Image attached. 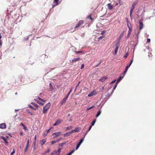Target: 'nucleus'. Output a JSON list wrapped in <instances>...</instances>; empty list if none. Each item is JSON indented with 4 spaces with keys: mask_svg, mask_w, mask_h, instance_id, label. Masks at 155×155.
I'll list each match as a JSON object with an SVG mask.
<instances>
[{
    "mask_svg": "<svg viewBox=\"0 0 155 155\" xmlns=\"http://www.w3.org/2000/svg\"><path fill=\"white\" fill-rule=\"evenodd\" d=\"M68 98V97H66L64 98L63 100L61 101L60 102V103L61 105L63 104H64L65 103L66 101L67 100Z\"/></svg>",
    "mask_w": 155,
    "mask_h": 155,
    "instance_id": "obj_9",
    "label": "nucleus"
},
{
    "mask_svg": "<svg viewBox=\"0 0 155 155\" xmlns=\"http://www.w3.org/2000/svg\"><path fill=\"white\" fill-rule=\"evenodd\" d=\"M38 99L40 101H41V102H44V103H45L46 102V101L45 100L41 99L39 97H38Z\"/></svg>",
    "mask_w": 155,
    "mask_h": 155,
    "instance_id": "obj_30",
    "label": "nucleus"
},
{
    "mask_svg": "<svg viewBox=\"0 0 155 155\" xmlns=\"http://www.w3.org/2000/svg\"><path fill=\"white\" fill-rule=\"evenodd\" d=\"M37 102L38 104H41L42 105H43L44 104H45V103H44V102H42V103L41 102L39 101H37Z\"/></svg>",
    "mask_w": 155,
    "mask_h": 155,
    "instance_id": "obj_37",
    "label": "nucleus"
},
{
    "mask_svg": "<svg viewBox=\"0 0 155 155\" xmlns=\"http://www.w3.org/2000/svg\"><path fill=\"white\" fill-rule=\"evenodd\" d=\"M97 94V92L96 91H94L92 92H91V93L89 94L88 95V96L89 97H91V96H92L94 95H96Z\"/></svg>",
    "mask_w": 155,
    "mask_h": 155,
    "instance_id": "obj_3",
    "label": "nucleus"
},
{
    "mask_svg": "<svg viewBox=\"0 0 155 155\" xmlns=\"http://www.w3.org/2000/svg\"><path fill=\"white\" fill-rule=\"evenodd\" d=\"M133 57L132 59L131 60V62H130V64L129 65H128V66H129V67H130V66L131 65L133 61Z\"/></svg>",
    "mask_w": 155,
    "mask_h": 155,
    "instance_id": "obj_42",
    "label": "nucleus"
},
{
    "mask_svg": "<svg viewBox=\"0 0 155 155\" xmlns=\"http://www.w3.org/2000/svg\"><path fill=\"white\" fill-rule=\"evenodd\" d=\"M48 134V132L45 131L44 132L43 134V136L44 137L47 135Z\"/></svg>",
    "mask_w": 155,
    "mask_h": 155,
    "instance_id": "obj_25",
    "label": "nucleus"
},
{
    "mask_svg": "<svg viewBox=\"0 0 155 155\" xmlns=\"http://www.w3.org/2000/svg\"><path fill=\"white\" fill-rule=\"evenodd\" d=\"M107 78V77H104L100 80V81L102 82L104 81Z\"/></svg>",
    "mask_w": 155,
    "mask_h": 155,
    "instance_id": "obj_17",
    "label": "nucleus"
},
{
    "mask_svg": "<svg viewBox=\"0 0 155 155\" xmlns=\"http://www.w3.org/2000/svg\"><path fill=\"white\" fill-rule=\"evenodd\" d=\"M126 73V72H125V71H124V73H123V74L122 75V77H123V78L125 76Z\"/></svg>",
    "mask_w": 155,
    "mask_h": 155,
    "instance_id": "obj_47",
    "label": "nucleus"
},
{
    "mask_svg": "<svg viewBox=\"0 0 155 155\" xmlns=\"http://www.w3.org/2000/svg\"><path fill=\"white\" fill-rule=\"evenodd\" d=\"M115 46H116V47H119V41H118L117 42L116 44H115Z\"/></svg>",
    "mask_w": 155,
    "mask_h": 155,
    "instance_id": "obj_35",
    "label": "nucleus"
},
{
    "mask_svg": "<svg viewBox=\"0 0 155 155\" xmlns=\"http://www.w3.org/2000/svg\"><path fill=\"white\" fill-rule=\"evenodd\" d=\"M103 38H104V37L103 36H101V37H100L98 38V39L99 40H100L101 39Z\"/></svg>",
    "mask_w": 155,
    "mask_h": 155,
    "instance_id": "obj_51",
    "label": "nucleus"
},
{
    "mask_svg": "<svg viewBox=\"0 0 155 155\" xmlns=\"http://www.w3.org/2000/svg\"><path fill=\"white\" fill-rule=\"evenodd\" d=\"M96 121V119H95L92 122V123H91V125L92 126H94L95 123Z\"/></svg>",
    "mask_w": 155,
    "mask_h": 155,
    "instance_id": "obj_32",
    "label": "nucleus"
},
{
    "mask_svg": "<svg viewBox=\"0 0 155 155\" xmlns=\"http://www.w3.org/2000/svg\"><path fill=\"white\" fill-rule=\"evenodd\" d=\"M64 144V143H61L60 144V146L61 147H62L63 146V145Z\"/></svg>",
    "mask_w": 155,
    "mask_h": 155,
    "instance_id": "obj_58",
    "label": "nucleus"
},
{
    "mask_svg": "<svg viewBox=\"0 0 155 155\" xmlns=\"http://www.w3.org/2000/svg\"><path fill=\"white\" fill-rule=\"evenodd\" d=\"M61 139H58V141L54 140V141H52L51 142V144H54V143H56L57 142H58V141H59Z\"/></svg>",
    "mask_w": 155,
    "mask_h": 155,
    "instance_id": "obj_21",
    "label": "nucleus"
},
{
    "mask_svg": "<svg viewBox=\"0 0 155 155\" xmlns=\"http://www.w3.org/2000/svg\"><path fill=\"white\" fill-rule=\"evenodd\" d=\"M59 0H54L53 2L54 6L58 5Z\"/></svg>",
    "mask_w": 155,
    "mask_h": 155,
    "instance_id": "obj_16",
    "label": "nucleus"
},
{
    "mask_svg": "<svg viewBox=\"0 0 155 155\" xmlns=\"http://www.w3.org/2000/svg\"><path fill=\"white\" fill-rule=\"evenodd\" d=\"M15 153V151L13 150V151L11 153L10 155H13Z\"/></svg>",
    "mask_w": 155,
    "mask_h": 155,
    "instance_id": "obj_45",
    "label": "nucleus"
},
{
    "mask_svg": "<svg viewBox=\"0 0 155 155\" xmlns=\"http://www.w3.org/2000/svg\"><path fill=\"white\" fill-rule=\"evenodd\" d=\"M139 28L140 29H141L143 27V24L142 21H139Z\"/></svg>",
    "mask_w": 155,
    "mask_h": 155,
    "instance_id": "obj_11",
    "label": "nucleus"
},
{
    "mask_svg": "<svg viewBox=\"0 0 155 155\" xmlns=\"http://www.w3.org/2000/svg\"><path fill=\"white\" fill-rule=\"evenodd\" d=\"M116 80H114L112 82H111L110 83V84H113V83H115L116 81Z\"/></svg>",
    "mask_w": 155,
    "mask_h": 155,
    "instance_id": "obj_52",
    "label": "nucleus"
},
{
    "mask_svg": "<svg viewBox=\"0 0 155 155\" xmlns=\"http://www.w3.org/2000/svg\"><path fill=\"white\" fill-rule=\"evenodd\" d=\"M46 140L45 139H44L42 140L41 141H40V143L41 145H42L45 144V143H46Z\"/></svg>",
    "mask_w": 155,
    "mask_h": 155,
    "instance_id": "obj_13",
    "label": "nucleus"
},
{
    "mask_svg": "<svg viewBox=\"0 0 155 155\" xmlns=\"http://www.w3.org/2000/svg\"><path fill=\"white\" fill-rule=\"evenodd\" d=\"M20 125L23 127L24 129L25 130H28L27 127L22 123H21Z\"/></svg>",
    "mask_w": 155,
    "mask_h": 155,
    "instance_id": "obj_22",
    "label": "nucleus"
},
{
    "mask_svg": "<svg viewBox=\"0 0 155 155\" xmlns=\"http://www.w3.org/2000/svg\"><path fill=\"white\" fill-rule=\"evenodd\" d=\"M53 127H51V128H50L48 130H47L46 131L48 132V133L49 132L50 130L51 129H53Z\"/></svg>",
    "mask_w": 155,
    "mask_h": 155,
    "instance_id": "obj_43",
    "label": "nucleus"
},
{
    "mask_svg": "<svg viewBox=\"0 0 155 155\" xmlns=\"http://www.w3.org/2000/svg\"><path fill=\"white\" fill-rule=\"evenodd\" d=\"M58 151L54 150L51 154V155H58Z\"/></svg>",
    "mask_w": 155,
    "mask_h": 155,
    "instance_id": "obj_15",
    "label": "nucleus"
},
{
    "mask_svg": "<svg viewBox=\"0 0 155 155\" xmlns=\"http://www.w3.org/2000/svg\"><path fill=\"white\" fill-rule=\"evenodd\" d=\"M127 26L129 28V30H132L131 24L130 23H129L128 22L127 23Z\"/></svg>",
    "mask_w": 155,
    "mask_h": 155,
    "instance_id": "obj_18",
    "label": "nucleus"
},
{
    "mask_svg": "<svg viewBox=\"0 0 155 155\" xmlns=\"http://www.w3.org/2000/svg\"><path fill=\"white\" fill-rule=\"evenodd\" d=\"M34 139H35V141H36V140H37V137H36V136L35 135V138H34Z\"/></svg>",
    "mask_w": 155,
    "mask_h": 155,
    "instance_id": "obj_53",
    "label": "nucleus"
},
{
    "mask_svg": "<svg viewBox=\"0 0 155 155\" xmlns=\"http://www.w3.org/2000/svg\"><path fill=\"white\" fill-rule=\"evenodd\" d=\"M83 21L81 20L79 21L78 23L77 24L76 26L75 27V28H77L79 26H80V25L83 24Z\"/></svg>",
    "mask_w": 155,
    "mask_h": 155,
    "instance_id": "obj_6",
    "label": "nucleus"
},
{
    "mask_svg": "<svg viewBox=\"0 0 155 155\" xmlns=\"http://www.w3.org/2000/svg\"><path fill=\"white\" fill-rule=\"evenodd\" d=\"M147 42L149 43L150 42V39L148 38V39H147Z\"/></svg>",
    "mask_w": 155,
    "mask_h": 155,
    "instance_id": "obj_49",
    "label": "nucleus"
},
{
    "mask_svg": "<svg viewBox=\"0 0 155 155\" xmlns=\"http://www.w3.org/2000/svg\"><path fill=\"white\" fill-rule=\"evenodd\" d=\"M51 106V104L50 102L47 104L44 107L43 110V113H46L48 110Z\"/></svg>",
    "mask_w": 155,
    "mask_h": 155,
    "instance_id": "obj_1",
    "label": "nucleus"
},
{
    "mask_svg": "<svg viewBox=\"0 0 155 155\" xmlns=\"http://www.w3.org/2000/svg\"><path fill=\"white\" fill-rule=\"evenodd\" d=\"M119 47H116V48H115V51H114V53H115V54H117V51H118V50L119 48Z\"/></svg>",
    "mask_w": 155,
    "mask_h": 155,
    "instance_id": "obj_29",
    "label": "nucleus"
},
{
    "mask_svg": "<svg viewBox=\"0 0 155 155\" xmlns=\"http://www.w3.org/2000/svg\"><path fill=\"white\" fill-rule=\"evenodd\" d=\"M6 127V125L5 123H3L0 124V128L1 129H5Z\"/></svg>",
    "mask_w": 155,
    "mask_h": 155,
    "instance_id": "obj_5",
    "label": "nucleus"
},
{
    "mask_svg": "<svg viewBox=\"0 0 155 155\" xmlns=\"http://www.w3.org/2000/svg\"><path fill=\"white\" fill-rule=\"evenodd\" d=\"M108 8L109 10H111L113 8L112 5L110 3L107 4Z\"/></svg>",
    "mask_w": 155,
    "mask_h": 155,
    "instance_id": "obj_14",
    "label": "nucleus"
},
{
    "mask_svg": "<svg viewBox=\"0 0 155 155\" xmlns=\"http://www.w3.org/2000/svg\"><path fill=\"white\" fill-rule=\"evenodd\" d=\"M1 138L3 139V140H4V142H5V143L7 144H8V142H7V140L5 138L3 137H1Z\"/></svg>",
    "mask_w": 155,
    "mask_h": 155,
    "instance_id": "obj_20",
    "label": "nucleus"
},
{
    "mask_svg": "<svg viewBox=\"0 0 155 155\" xmlns=\"http://www.w3.org/2000/svg\"><path fill=\"white\" fill-rule=\"evenodd\" d=\"M84 67V64H82L81 65V69H83Z\"/></svg>",
    "mask_w": 155,
    "mask_h": 155,
    "instance_id": "obj_44",
    "label": "nucleus"
},
{
    "mask_svg": "<svg viewBox=\"0 0 155 155\" xmlns=\"http://www.w3.org/2000/svg\"><path fill=\"white\" fill-rule=\"evenodd\" d=\"M31 104H32L34 106H35L37 108H38V105L33 103H31Z\"/></svg>",
    "mask_w": 155,
    "mask_h": 155,
    "instance_id": "obj_36",
    "label": "nucleus"
},
{
    "mask_svg": "<svg viewBox=\"0 0 155 155\" xmlns=\"http://www.w3.org/2000/svg\"><path fill=\"white\" fill-rule=\"evenodd\" d=\"M36 141H34V147H35V145H36Z\"/></svg>",
    "mask_w": 155,
    "mask_h": 155,
    "instance_id": "obj_57",
    "label": "nucleus"
},
{
    "mask_svg": "<svg viewBox=\"0 0 155 155\" xmlns=\"http://www.w3.org/2000/svg\"><path fill=\"white\" fill-rule=\"evenodd\" d=\"M61 148H59L58 150V155H59L60 154L61 152Z\"/></svg>",
    "mask_w": 155,
    "mask_h": 155,
    "instance_id": "obj_40",
    "label": "nucleus"
},
{
    "mask_svg": "<svg viewBox=\"0 0 155 155\" xmlns=\"http://www.w3.org/2000/svg\"><path fill=\"white\" fill-rule=\"evenodd\" d=\"M88 18L90 19H91V15H89Z\"/></svg>",
    "mask_w": 155,
    "mask_h": 155,
    "instance_id": "obj_59",
    "label": "nucleus"
},
{
    "mask_svg": "<svg viewBox=\"0 0 155 155\" xmlns=\"http://www.w3.org/2000/svg\"><path fill=\"white\" fill-rule=\"evenodd\" d=\"M133 11H132L131 10V9L130 11V14H131L132 12Z\"/></svg>",
    "mask_w": 155,
    "mask_h": 155,
    "instance_id": "obj_64",
    "label": "nucleus"
},
{
    "mask_svg": "<svg viewBox=\"0 0 155 155\" xmlns=\"http://www.w3.org/2000/svg\"><path fill=\"white\" fill-rule=\"evenodd\" d=\"M74 150H72L71 152H70L69 153H68L66 155H71V154L74 152Z\"/></svg>",
    "mask_w": 155,
    "mask_h": 155,
    "instance_id": "obj_33",
    "label": "nucleus"
},
{
    "mask_svg": "<svg viewBox=\"0 0 155 155\" xmlns=\"http://www.w3.org/2000/svg\"><path fill=\"white\" fill-rule=\"evenodd\" d=\"M84 138H82V139H81L80 141H79V142L78 143L81 144L82 143V142H83L84 140Z\"/></svg>",
    "mask_w": 155,
    "mask_h": 155,
    "instance_id": "obj_31",
    "label": "nucleus"
},
{
    "mask_svg": "<svg viewBox=\"0 0 155 155\" xmlns=\"http://www.w3.org/2000/svg\"><path fill=\"white\" fill-rule=\"evenodd\" d=\"M137 3V2L136 1L135 2H134L133 3V4H132V7H131V8L132 11H133V10L134 9V8L135 6L136 5V4Z\"/></svg>",
    "mask_w": 155,
    "mask_h": 155,
    "instance_id": "obj_7",
    "label": "nucleus"
},
{
    "mask_svg": "<svg viewBox=\"0 0 155 155\" xmlns=\"http://www.w3.org/2000/svg\"><path fill=\"white\" fill-rule=\"evenodd\" d=\"M49 87H50V89L51 90H52L53 89V87L51 83H50L49 84Z\"/></svg>",
    "mask_w": 155,
    "mask_h": 155,
    "instance_id": "obj_41",
    "label": "nucleus"
},
{
    "mask_svg": "<svg viewBox=\"0 0 155 155\" xmlns=\"http://www.w3.org/2000/svg\"><path fill=\"white\" fill-rule=\"evenodd\" d=\"M132 31V30H129L128 31V33L126 37L125 38L126 39H128L129 36H130V35L131 34V32Z\"/></svg>",
    "mask_w": 155,
    "mask_h": 155,
    "instance_id": "obj_10",
    "label": "nucleus"
},
{
    "mask_svg": "<svg viewBox=\"0 0 155 155\" xmlns=\"http://www.w3.org/2000/svg\"><path fill=\"white\" fill-rule=\"evenodd\" d=\"M28 106L31 109H34V107H32L31 105L30 104L28 105Z\"/></svg>",
    "mask_w": 155,
    "mask_h": 155,
    "instance_id": "obj_46",
    "label": "nucleus"
},
{
    "mask_svg": "<svg viewBox=\"0 0 155 155\" xmlns=\"http://www.w3.org/2000/svg\"><path fill=\"white\" fill-rule=\"evenodd\" d=\"M130 67H129V66H127L126 68H125V71H125V72H126L127 71V70H128V68Z\"/></svg>",
    "mask_w": 155,
    "mask_h": 155,
    "instance_id": "obj_39",
    "label": "nucleus"
},
{
    "mask_svg": "<svg viewBox=\"0 0 155 155\" xmlns=\"http://www.w3.org/2000/svg\"><path fill=\"white\" fill-rule=\"evenodd\" d=\"M20 135L21 136H23V132H20Z\"/></svg>",
    "mask_w": 155,
    "mask_h": 155,
    "instance_id": "obj_60",
    "label": "nucleus"
},
{
    "mask_svg": "<svg viewBox=\"0 0 155 155\" xmlns=\"http://www.w3.org/2000/svg\"><path fill=\"white\" fill-rule=\"evenodd\" d=\"M123 78V77L120 76L119 78L117 80V84L118 83L120 80H121Z\"/></svg>",
    "mask_w": 155,
    "mask_h": 155,
    "instance_id": "obj_26",
    "label": "nucleus"
},
{
    "mask_svg": "<svg viewBox=\"0 0 155 155\" xmlns=\"http://www.w3.org/2000/svg\"><path fill=\"white\" fill-rule=\"evenodd\" d=\"M101 110H99V111L97 113V114L96 115V117H98L101 114Z\"/></svg>",
    "mask_w": 155,
    "mask_h": 155,
    "instance_id": "obj_27",
    "label": "nucleus"
},
{
    "mask_svg": "<svg viewBox=\"0 0 155 155\" xmlns=\"http://www.w3.org/2000/svg\"><path fill=\"white\" fill-rule=\"evenodd\" d=\"M81 144H79L78 143L77 144V146H78L79 147H80V146Z\"/></svg>",
    "mask_w": 155,
    "mask_h": 155,
    "instance_id": "obj_62",
    "label": "nucleus"
},
{
    "mask_svg": "<svg viewBox=\"0 0 155 155\" xmlns=\"http://www.w3.org/2000/svg\"><path fill=\"white\" fill-rule=\"evenodd\" d=\"M81 144H79L78 143L77 144V146H78L79 147H80V146Z\"/></svg>",
    "mask_w": 155,
    "mask_h": 155,
    "instance_id": "obj_61",
    "label": "nucleus"
},
{
    "mask_svg": "<svg viewBox=\"0 0 155 155\" xmlns=\"http://www.w3.org/2000/svg\"><path fill=\"white\" fill-rule=\"evenodd\" d=\"M26 111L28 114L31 115H33V114L31 112H30L28 110H26Z\"/></svg>",
    "mask_w": 155,
    "mask_h": 155,
    "instance_id": "obj_34",
    "label": "nucleus"
},
{
    "mask_svg": "<svg viewBox=\"0 0 155 155\" xmlns=\"http://www.w3.org/2000/svg\"><path fill=\"white\" fill-rule=\"evenodd\" d=\"M117 84H116V85H115V86L114 88V90H115V89H116V87H117Z\"/></svg>",
    "mask_w": 155,
    "mask_h": 155,
    "instance_id": "obj_55",
    "label": "nucleus"
},
{
    "mask_svg": "<svg viewBox=\"0 0 155 155\" xmlns=\"http://www.w3.org/2000/svg\"><path fill=\"white\" fill-rule=\"evenodd\" d=\"M61 134V132L60 131L54 133L53 134V138L54 139L57 137L60 136Z\"/></svg>",
    "mask_w": 155,
    "mask_h": 155,
    "instance_id": "obj_2",
    "label": "nucleus"
},
{
    "mask_svg": "<svg viewBox=\"0 0 155 155\" xmlns=\"http://www.w3.org/2000/svg\"><path fill=\"white\" fill-rule=\"evenodd\" d=\"M72 128V127L71 126H69L66 127L67 130H71Z\"/></svg>",
    "mask_w": 155,
    "mask_h": 155,
    "instance_id": "obj_28",
    "label": "nucleus"
},
{
    "mask_svg": "<svg viewBox=\"0 0 155 155\" xmlns=\"http://www.w3.org/2000/svg\"><path fill=\"white\" fill-rule=\"evenodd\" d=\"M50 149H48V150H47V151H45V152L43 153H42V155H45L47 153H49L50 151Z\"/></svg>",
    "mask_w": 155,
    "mask_h": 155,
    "instance_id": "obj_24",
    "label": "nucleus"
},
{
    "mask_svg": "<svg viewBox=\"0 0 155 155\" xmlns=\"http://www.w3.org/2000/svg\"><path fill=\"white\" fill-rule=\"evenodd\" d=\"M105 33V32L104 31H102L101 33V34L103 35Z\"/></svg>",
    "mask_w": 155,
    "mask_h": 155,
    "instance_id": "obj_54",
    "label": "nucleus"
},
{
    "mask_svg": "<svg viewBox=\"0 0 155 155\" xmlns=\"http://www.w3.org/2000/svg\"><path fill=\"white\" fill-rule=\"evenodd\" d=\"M80 60V58H74L72 60V62H76L77 61H78Z\"/></svg>",
    "mask_w": 155,
    "mask_h": 155,
    "instance_id": "obj_23",
    "label": "nucleus"
},
{
    "mask_svg": "<svg viewBox=\"0 0 155 155\" xmlns=\"http://www.w3.org/2000/svg\"><path fill=\"white\" fill-rule=\"evenodd\" d=\"M79 148V147L78 146H77L76 147V150H77L78 149V148Z\"/></svg>",
    "mask_w": 155,
    "mask_h": 155,
    "instance_id": "obj_63",
    "label": "nucleus"
},
{
    "mask_svg": "<svg viewBox=\"0 0 155 155\" xmlns=\"http://www.w3.org/2000/svg\"><path fill=\"white\" fill-rule=\"evenodd\" d=\"M29 143V140H28L27 143V144L26 148L25 149V152H26V151L27 150L28 147Z\"/></svg>",
    "mask_w": 155,
    "mask_h": 155,
    "instance_id": "obj_19",
    "label": "nucleus"
},
{
    "mask_svg": "<svg viewBox=\"0 0 155 155\" xmlns=\"http://www.w3.org/2000/svg\"><path fill=\"white\" fill-rule=\"evenodd\" d=\"M75 52L76 54H79V53H82V51H76Z\"/></svg>",
    "mask_w": 155,
    "mask_h": 155,
    "instance_id": "obj_48",
    "label": "nucleus"
},
{
    "mask_svg": "<svg viewBox=\"0 0 155 155\" xmlns=\"http://www.w3.org/2000/svg\"><path fill=\"white\" fill-rule=\"evenodd\" d=\"M92 127V126H91L88 129V131H89L91 129V127Z\"/></svg>",
    "mask_w": 155,
    "mask_h": 155,
    "instance_id": "obj_56",
    "label": "nucleus"
},
{
    "mask_svg": "<svg viewBox=\"0 0 155 155\" xmlns=\"http://www.w3.org/2000/svg\"><path fill=\"white\" fill-rule=\"evenodd\" d=\"M94 107V106H92L91 107H89V108H88L87 109H86V110L87 111H88V110H90V109H92V108H93Z\"/></svg>",
    "mask_w": 155,
    "mask_h": 155,
    "instance_id": "obj_38",
    "label": "nucleus"
},
{
    "mask_svg": "<svg viewBox=\"0 0 155 155\" xmlns=\"http://www.w3.org/2000/svg\"><path fill=\"white\" fill-rule=\"evenodd\" d=\"M71 133H72L71 132V131H70V132H67L65 134H64V137H65L69 136H70L71 134Z\"/></svg>",
    "mask_w": 155,
    "mask_h": 155,
    "instance_id": "obj_12",
    "label": "nucleus"
},
{
    "mask_svg": "<svg viewBox=\"0 0 155 155\" xmlns=\"http://www.w3.org/2000/svg\"><path fill=\"white\" fill-rule=\"evenodd\" d=\"M62 122V121L60 119H59L56 122L53 124V125L54 126H56L59 125V124H61Z\"/></svg>",
    "mask_w": 155,
    "mask_h": 155,
    "instance_id": "obj_4",
    "label": "nucleus"
},
{
    "mask_svg": "<svg viewBox=\"0 0 155 155\" xmlns=\"http://www.w3.org/2000/svg\"><path fill=\"white\" fill-rule=\"evenodd\" d=\"M128 55V54L127 53L124 56V57L125 58H126L127 57Z\"/></svg>",
    "mask_w": 155,
    "mask_h": 155,
    "instance_id": "obj_50",
    "label": "nucleus"
},
{
    "mask_svg": "<svg viewBox=\"0 0 155 155\" xmlns=\"http://www.w3.org/2000/svg\"><path fill=\"white\" fill-rule=\"evenodd\" d=\"M80 130V128L79 127H77L75 128L74 130H72L71 131L72 133L78 132Z\"/></svg>",
    "mask_w": 155,
    "mask_h": 155,
    "instance_id": "obj_8",
    "label": "nucleus"
}]
</instances>
